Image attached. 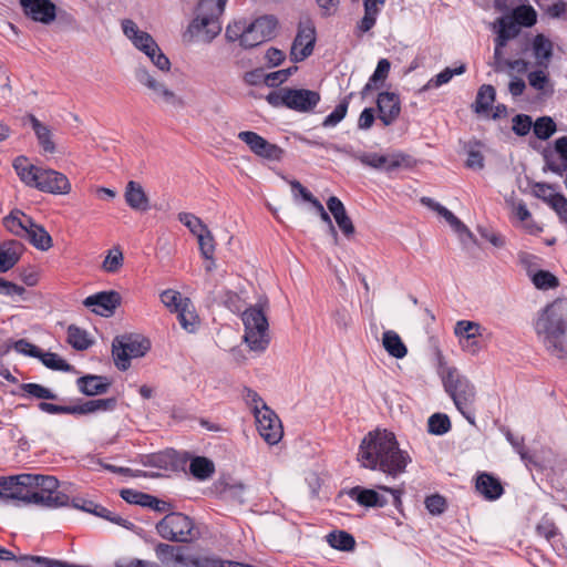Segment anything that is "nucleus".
<instances>
[{
    "label": "nucleus",
    "mask_w": 567,
    "mask_h": 567,
    "mask_svg": "<svg viewBox=\"0 0 567 567\" xmlns=\"http://www.w3.org/2000/svg\"><path fill=\"white\" fill-rule=\"evenodd\" d=\"M295 71H297L296 66L271 72L265 76V83L268 86H276L278 84H281L286 82Z\"/></svg>",
    "instance_id": "obj_61"
},
{
    "label": "nucleus",
    "mask_w": 567,
    "mask_h": 567,
    "mask_svg": "<svg viewBox=\"0 0 567 567\" xmlns=\"http://www.w3.org/2000/svg\"><path fill=\"white\" fill-rule=\"evenodd\" d=\"M358 462L369 470H379L395 478L405 473L411 455L399 447L395 435L386 430L369 432L362 440Z\"/></svg>",
    "instance_id": "obj_1"
},
{
    "label": "nucleus",
    "mask_w": 567,
    "mask_h": 567,
    "mask_svg": "<svg viewBox=\"0 0 567 567\" xmlns=\"http://www.w3.org/2000/svg\"><path fill=\"white\" fill-rule=\"evenodd\" d=\"M38 359L45 365L48 369L54 370V371H70L72 367L62 359L59 354L53 352H43L40 350V354L38 355Z\"/></svg>",
    "instance_id": "obj_51"
},
{
    "label": "nucleus",
    "mask_w": 567,
    "mask_h": 567,
    "mask_svg": "<svg viewBox=\"0 0 567 567\" xmlns=\"http://www.w3.org/2000/svg\"><path fill=\"white\" fill-rule=\"evenodd\" d=\"M533 285L539 290L555 289L559 286L558 278L548 270H538L530 275Z\"/></svg>",
    "instance_id": "obj_49"
},
{
    "label": "nucleus",
    "mask_w": 567,
    "mask_h": 567,
    "mask_svg": "<svg viewBox=\"0 0 567 567\" xmlns=\"http://www.w3.org/2000/svg\"><path fill=\"white\" fill-rule=\"evenodd\" d=\"M21 389L24 393L30 396L40 400H56L58 395L51 391L49 388H45L38 383H24L21 385Z\"/></svg>",
    "instance_id": "obj_56"
},
{
    "label": "nucleus",
    "mask_w": 567,
    "mask_h": 567,
    "mask_svg": "<svg viewBox=\"0 0 567 567\" xmlns=\"http://www.w3.org/2000/svg\"><path fill=\"white\" fill-rule=\"evenodd\" d=\"M238 138L246 143L249 150L257 156L267 159H278L280 156L281 150L277 145L269 143L255 132L243 131L238 134Z\"/></svg>",
    "instance_id": "obj_19"
},
{
    "label": "nucleus",
    "mask_w": 567,
    "mask_h": 567,
    "mask_svg": "<svg viewBox=\"0 0 567 567\" xmlns=\"http://www.w3.org/2000/svg\"><path fill=\"white\" fill-rule=\"evenodd\" d=\"M278 20L274 16H261L252 21L246 18L228 23L225 38L229 42H239L244 49H252L271 40L276 35Z\"/></svg>",
    "instance_id": "obj_4"
},
{
    "label": "nucleus",
    "mask_w": 567,
    "mask_h": 567,
    "mask_svg": "<svg viewBox=\"0 0 567 567\" xmlns=\"http://www.w3.org/2000/svg\"><path fill=\"white\" fill-rule=\"evenodd\" d=\"M136 80L152 91L154 102L183 107L184 101L174 91L169 90L164 83L157 81L146 69L138 68L135 71Z\"/></svg>",
    "instance_id": "obj_13"
},
{
    "label": "nucleus",
    "mask_w": 567,
    "mask_h": 567,
    "mask_svg": "<svg viewBox=\"0 0 567 567\" xmlns=\"http://www.w3.org/2000/svg\"><path fill=\"white\" fill-rule=\"evenodd\" d=\"M25 504H34L47 508L66 506L69 496L59 492V481L54 476L29 474Z\"/></svg>",
    "instance_id": "obj_7"
},
{
    "label": "nucleus",
    "mask_w": 567,
    "mask_h": 567,
    "mask_svg": "<svg viewBox=\"0 0 567 567\" xmlns=\"http://www.w3.org/2000/svg\"><path fill=\"white\" fill-rule=\"evenodd\" d=\"M227 0H199L194 18L183 33V40L187 43L208 44L221 32V16Z\"/></svg>",
    "instance_id": "obj_3"
},
{
    "label": "nucleus",
    "mask_w": 567,
    "mask_h": 567,
    "mask_svg": "<svg viewBox=\"0 0 567 567\" xmlns=\"http://www.w3.org/2000/svg\"><path fill=\"white\" fill-rule=\"evenodd\" d=\"M348 102L342 101L340 102L336 109L324 117L322 122V126L324 127H333L338 125L347 115L348 112Z\"/></svg>",
    "instance_id": "obj_59"
},
{
    "label": "nucleus",
    "mask_w": 567,
    "mask_h": 567,
    "mask_svg": "<svg viewBox=\"0 0 567 567\" xmlns=\"http://www.w3.org/2000/svg\"><path fill=\"white\" fill-rule=\"evenodd\" d=\"M245 485L243 483H234L227 484L223 489V495L225 498L235 501L238 503L245 502Z\"/></svg>",
    "instance_id": "obj_63"
},
{
    "label": "nucleus",
    "mask_w": 567,
    "mask_h": 567,
    "mask_svg": "<svg viewBox=\"0 0 567 567\" xmlns=\"http://www.w3.org/2000/svg\"><path fill=\"white\" fill-rule=\"evenodd\" d=\"M257 430L260 436L270 445L277 444L284 434L282 425L277 414L271 409L257 411L255 415Z\"/></svg>",
    "instance_id": "obj_16"
},
{
    "label": "nucleus",
    "mask_w": 567,
    "mask_h": 567,
    "mask_svg": "<svg viewBox=\"0 0 567 567\" xmlns=\"http://www.w3.org/2000/svg\"><path fill=\"white\" fill-rule=\"evenodd\" d=\"M429 432L434 435H443L451 429V422L446 414L435 413L429 417Z\"/></svg>",
    "instance_id": "obj_53"
},
{
    "label": "nucleus",
    "mask_w": 567,
    "mask_h": 567,
    "mask_svg": "<svg viewBox=\"0 0 567 567\" xmlns=\"http://www.w3.org/2000/svg\"><path fill=\"white\" fill-rule=\"evenodd\" d=\"M506 17L514 19L518 27H532L536 23V11L530 6H518L513 9L512 14Z\"/></svg>",
    "instance_id": "obj_47"
},
{
    "label": "nucleus",
    "mask_w": 567,
    "mask_h": 567,
    "mask_svg": "<svg viewBox=\"0 0 567 567\" xmlns=\"http://www.w3.org/2000/svg\"><path fill=\"white\" fill-rule=\"evenodd\" d=\"M176 313L178 321L184 330L187 332L196 331L199 324V319L189 298L184 299V302L179 306V309L176 311Z\"/></svg>",
    "instance_id": "obj_34"
},
{
    "label": "nucleus",
    "mask_w": 567,
    "mask_h": 567,
    "mask_svg": "<svg viewBox=\"0 0 567 567\" xmlns=\"http://www.w3.org/2000/svg\"><path fill=\"white\" fill-rule=\"evenodd\" d=\"M244 340L252 351H265L269 344L268 320L261 303L243 312Z\"/></svg>",
    "instance_id": "obj_9"
},
{
    "label": "nucleus",
    "mask_w": 567,
    "mask_h": 567,
    "mask_svg": "<svg viewBox=\"0 0 567 567\" xmlns=\"http://www.w3.org/2000/svg\"><path fill=\"white\" fill-rule=\"evenodd\" d=\"M316 44V29L312 23H300L290 49V60L301 62L310 56Z\"/></svg>",
    "instance_id": "obj_15"
},
{
    "label": "nucleus",
    "mask_w": 567,
    "mask_h": 567,
    "mask_svg": "<svg viewBox=\"0 0 567 567\" xmlns=\"http://www.w3.org/2000/svg\"><path fill=\"white\" fill-rule=\"evenodd\" d=\"M422 202L426 203L432 209L436 210L456 233H470L467 227L446 207L433 202L430 198H423Z\"/></svg>",
    "instance_id": "obj_40"
},
{
    "label": "nucleus",
    "mask_w": 567,
    "mask_h": 567,
    "mask_svg": "<svg viewBox=\"0 0 567 567\" xmlns=\"http://www.w3.org/2000/svg\"><path fill=\"white\" fill-rule=\"evenodd\" d=\"M200 255L206 260H213L215 254V239L209 229L197 236Z\"/></svg>",
    "instance_id": "obj_57"
},
{
    "label": "nucleus",
    "mask_w": 567,
    "mask_h": 567,
    "mask_svg": "<svg viewBox=\"0 0 567 567\" xmlns=\"http://www.w3.org/2000/svg\"><path fill=\"white\" fill-rule=\"evenodd\" d=\"M567 301L557 299L545 307L538 315L534 329L546 350L558 359L567 358L563 343L566 333Z\"/></svg>",
    "instance_id": "obj_2"
},
{
    "label": "nucleus",
    "mask_w": 567,
    "mask_h": 567,
    "mask_svg": "<svg viewBox=\"0 0 567 567\" xmlns=\"http://www.w3.org/2000/svg\"><path fill=\"white\" fill-rule=\"evenodd\" d=\"M327 207L343 235L347 237L352 236L354 234V226L347 214L343 203L338 197L331 196L327 202Z\"/></svg>",
    "instance_id": "obj_27"
},
{
    "label": "nucleus",
    "mask_w": 567,
    "mask_h": 567,
    "mask_svg": "<svg viewBox=\"0 0 567 567\" xmlns=\"http://www.w3.org/2000/svg\"><path fill=\"white\" fill-rule=\"evenodd\" d=\"M244 398L247 402V404L252 410L254 415H257V411H261L265 409H270L265 401L261 399V396L251 389H245Z\"/></svg>",
    "instance_id": "obj_64"
},
{
    "label": "nucleus",
    "mask_w": 567,
    "mask_h": 567,
    "mask_svg": "<svg viewBox=\"0 0 567 567\" xmlns=\"http://www.w3.org/2000/svg\"><path fill=\"white\" fill-rule=\"evenodd\" d=\"M189 471L194 477L204 481L213 475L215 466L208 458L197 456L192 460Z\"/></svg>",
    "instance_id": "obj_44"
},
{
    "label": "nucleus",
    "mask_w": 567,
    "mask_h": 567,
    "mask_svg": "<svg viewBox=\"0 0 567 567\" xmlns=\"http://www.w3.org/2000/svg\"><path fill=\"white\" fill-rule=\"evenodd\" d=\"M532 49L533 56L538 68L548 69L553 56L554 44L544 34H537L529 42L528 49Z\"/></svg>",
    "instance_id": "obj_24"
},
{
    "label": "nucleus",
    "mask_w": 567,
    "mask_h": 567,
    "mask_svg": "<svg viewBox=\"0 0 567 567\" xmlns=\"http://www.w3.org/2000/svg\"><path fill=\"white\" fill-rule=\"evenodd\" d=\"M454 333L461 339H476L482 336V326L470 320H460L454 326Z\"/></svg>",
    "instance_id": "obj_46"
},
{
    "label": "nucleus",
    "mask_w": 567,
    "mask_h": 567,
    "mask_svg": "<svg viewBox=\"0 0 567 567\" xmlns=\"http://www.w3.org/2000/svg\"><path fill=\"white\" fill-rule=\"evenodd\" d=\"M494 32L496 37L494 39V55L504 52V49L514 42L517 47L516 53L522 54L528 50L529 39L527 37H520V28L514 19L506 16L499 17L493 23Z\"/></svg>",
    "instance_id": "obj_11"
},
{
    "label": "nucleus",
    "mask_w": 567,
    "mask_h": 567,
    "mask_svg": "<svg viewBox=\"0 0 567 567\" xmlns=\"http://www.w3.org/2000/svg\"><path fill=\"white\" fill-rule=\"evenodd\" d=\"M24 238L28 239L35 248L43 251L52 247V238L49 233L34 221Z\"/></svg>",
    "instance_id": "obj_39"
},
{
    "label": "nucleus",
    "mask_w": 567,
    "mask_h": 567,
    "mask_svg": "<svg viewBox=\"0 0 567 567\" xmlns=\"http://www.w3.org/2000/svg\"><path fill=\"white\" fill-rule=\"evenodd\" d=\"M13 167L29 187L54 195H66L71 190V183L64 174L29 164L25 157L16 158Z\"/></svg>",
    "instance_id": "obj_5"
},
{
    "label": "nucleus",
    "mask_w": 567,
    "mask_h": 567,
    "mask_svg": "<svg viewBox=\"0 0 567 567\" xmlns=\"http://www.w3.org/2000/svg\"><path fill=\"white\" fill-rule=\"evenodd\" d=\"M24 251V245L18 240H7L0 245V272L13 268Z\"/></svg>",
    "instance_id": "obj_25"
},
{
    "label": "nucleus",
    "mask_w": 567,
    "mask_h": 567,
    "mask_svg": "<svg viewBox=\"0 0 567 567\" xmlns=\"http://www.w3.org/2000/svg\"><path fill=\"white\" fill-rule=\"evenodd\" d=\"M405 156L400 153L379 154L362 152L360 155V163L373 169H383L385 172H393L399 168L404 162Z\"/></svg>",
    "instance_id": "obj_21"
},
{
    "label": "nucleus",
    "mask_w": 567,
    "mask_h": 567,
    "mask_svg": "<svg viewBox=\"0 0 567 567\" xmlns=\"http://www.w3.org/2000/svg\"><path fill=\"white\" fill-rule=\"evenodd\" d=\"M116 406V399H96L80 405H73L74 414H89L97 411H112Z\"/></svg>",
    "instance_id": "obj_38"
},
{
    "label": "nucleus",
    "mask_w": 567,
    "mask_h": 567,
    "mask_svg": "<svg viewBox=\"0 0 567 567\" xmlns=\"http://www.w3.org/2000/svg\"><path fill=\"white\" fill-rule=\"evenodd\" d=\"M546 70L547 69L539 68L527 74L528 84L537 91L538 95L542 97L550 96L554 93V85Z\"/></svg>",
    "instance_id": "obj_33"
},
{
    "label": "nucleus",
    "mask_w": 567,
    "mask_h": 567,
    "mask_svg": "<svg viewBox=\"0 0 567 567\" xmlns=\"http://www.w3.org/2000/svg\"><path fill=\"white\" fill-rule=\"evenodd\" d=\"M382 346L384 350L395 359H402L408 353V348L401 337L393 330H386L382 334Z\"/></svg>",
    "instance_id": "obj_36"
},
{
    "label": "nucleus",
    "mask_w": 567,
    "mask_h": 567,
    "mask_svg": "<svg viewBox=\"0 0 567 567\" xmlns=\"http://www.w3.org/2000/svg\"><path fill=\"white\" fill-rule=\"evenodd\" d=\"M384 2L385 0H363L364 16L358 23V29L361 32H368L373 28L380 12V8Z\"/></svg>",
    "instance_id": "obj_37"
},
{
    "label": "nucleus",
    "mask_w": 567,
    "mask_h": 567,
    "mask_svg": "<svg viewBox=\"0 0 567 567\" xmlns=\"http://www.w3.org/2000/svg\"><path fill=\"white\" fill-rule=\"evenodd\" d=\"M391 64L388 59L379 60L377 68L373 74L370 76L368 83L365 84L363 91H370L378 86V82L384 81L390 72Z\"/></svg>",
    "instance_id": "obj_52"
},
{
    "label": "nucleus",
    "mask_w": 567,
    "mask_h": 567,
    "mask_svg": "<svg viewBox=\"0 0 567 567\" xmlns=\"http://www.w3.org/2000/svg\"><path fill=\"white\" fill-rule=\"evenodd\" d=\"M23 13L35 22L50 24L56 18V7L50 0H19Z\"/></svg>",
    "instance_id": "obj_18"
},
{
    "label": "nucleus",
    "mask_w": 567,
    "mask_h": 567,
    "mask_svg": "<svg viewBox=\"0 0 567 567\" xmlns=\"http://www.w3.org/2000/svg\"><path fill=\"white\" fill-rule=\"evenodd\" d=\"M533 193L537 198L542 199L547 205H549L559 194L556 192L553 185L546 183H536L533 186Z\"/></svg>",
    "instance_id": "obj_60"
},
{
    "label": "nucleus",
    "mask_w": 567,
    "mask_h": 567,
    "mask_svg": "<svg viewBox=\"0 0 567 567\" xmlns=\"http://www.w3.org/2000/svg\"><path fill=\"white\" fill-rule=\"evenodd\" d=\"M475 488L488 501H495L504 493V488L499 480L488 473H481L477 475Z\"/></svg>",
    "instance_id": "obj_28"
},
{
    "label": "nucleus",
    "mask_w": 567,
    "mask_h": 567,
    "mask_svg": "<svg viewBox=\"0 0 567 567\" xmlns=\"http://www.w3.org/2000/svg\"><path fill=\"white\" fill-rule=\"evenodd\" d=\"M162 303L169 309L171 312H176L179 309V306L184 302V299L181 292L174 289H166L159 295Z\"/></svg>",
    "instance_id": "obj_58"
},
{
    "label": "nucleus",
    "mask_w": 567,
    "mask_h": 567,
    "mask_svg": "<svg viewBox=\"0 0 567 567\" xmlns=\"http://www.w3.org/2000/svg\"><path fill=\"white\" fill-rule=\"evenodd\" d=\"M348 494L352 499H354L361 506L383 507L388 504L386 498L383 495H380L374 489L355 486V487H352L348 492Z\"/></svg>",
    "instance_id": "obj_30"
},
{
    "label": "nucleus",
    "mask_w": 567,
    "mask_h": 567,
    "mask_svg": "<svg viewBox=\"0 0 567 567\" xmlns=\"http://www.w3.org/2000/svg\"><path fill=\"white\" fill-rule=\"evenodd\" d=\"M150 494H145L132 488H126L121 491V497L130 503L135 505H141L143 507H146V503H148Z\"/></svg>",
    "instance_id": "obj_62"
},
{
    "label": "nucleus",
    "mask_w": 567,
    "mask_h": 567,
    "mask_svg": "<svg viewBox=\"0 0 567 567\" xmlns=\"http://www.w3.org/2000/svg\"><path fill=\"white\" fill-rule=\"evenodd\" d=\"M533 127L535 135L539 140H547L556 132V124L549 116L537 118Z\"/></svg>",
    "instance_id": "obj_55"
},
{
    "label": "nucleus",
    "mask_w": 567,
    "mask_h": 567,
    "mask_svg": "<svg viewBox=\"0 0 567 567\" xmlns=\"http://www.w3.org/2000/svg\"><path fill=\"white\" fill-rule=\"evenodd\" d=\"M29 480V473L0 477V498L25 504Z\"/></svg>",
    "instance_id": "obj_17"
},
{
    "label": "nucleus",
    "mask_w": 567,
    "mask_h": 567,
    "mask_svg": "<svg viewBox=\"0 0 567 567\" xmlns=\"http://www.w3.org/2000/svg\"><path fill=\"white\" fill-rule=\"evenodd\" d=\"M377 106L379 111V118L384 126L393 124L401 112L399 95L393 92L380 93L377 99Z\"/></svg>",
    "instance_id": "obj_23"
},
{
    "label": "nucleus",
    "mask_w": 567,
    "mask_h": 567,
    "mask_svg": "<svg viewBox=\"0 0 567 567\" xmlns=\"http://www.w3.org/2000/svg\"><path fill=\"white\" fill-rule=\"evenodd\" d=\"M151 348L148 339L138 334L116 337L112 342V354L116 368L126 371L131 360L144 357Z\"/></svg>",
    "instance_id": "obj_10"
},
{
    "label": "nucleus",
    "mask_w": 567,
    "mask_h": 567,
    "mask_svg": "<svg viewBox=\"0 0 567 567\" xmlns=\"http://www.w3.org/2000/svg\"><path fill=\"white\" fill-rule=\"evenodd\" d=\"M439 375L445 392L451 396L456 409L466 420L474 423L472 413V406L476 398L474 384L462 375L455 367L449 365L443 360H440Z\"/></svg>",
    "instance_id": "obj_6"
},
{
    "label": "nucleus",
    "mask_w": 567,
    "mask_h": 567,
    "mask_svg": "<svg viewBox=\"0 0 567 567\" xmlns=\"http://www.w3.org/2000/svg\"><path fill=\"white\" fill-rule=\"evenodd\" d=\"M68 342L76 350H86L92 344L89 333L74 324L68 328Z\"/></svg>",
    "instance_id": "obj_48"
},
{
    "label": "nucleus",
    "mask_w": 567,
    "mask_h": 567,
    "mask_svg": "<svg viewBox=\"0 0 567 567\" xmlns=\"http://www.w3.org/2000/svg\"><path fill=\"white\" fill-rule=\"evenodd\" d=\"M544 159L550 172L563 176L567 172V136L557 138L554 143V150L544 152Z\"/></svg>",
    "instance_id": "obj_22"
},
{
    "label": "nucleus",
    "mask_w": 567,
    "mask_h": 567,
    "mask_svg": "<svg viewBox=\"0 0 567 567\" xmlns=\"http://www.w3.org/2000/svg\"><path fill=\"white\" fill-rule=\"evenodd\" d=\"M495 89L489 84H484L478 89L475 102L473 104L474 112L477 114L485 113L489 110L495 101Z\"/></svg>",
    "instance_id": "obj_41"
},
{
    "label": "nucleus",
    "mask_w": 567,
    "mask_h": 567,
    "mask_svg": "<svg viewBox=\"0 0 567 567\" xmlns=\"http://www.w3.org/2000/svg\"><path fill=\"white\" fill-rule=\"evenodd\" d=\"M110 385L109 379L102 375L90 374L78 379L79 390L89 396L107 392Z\"/></svg>",
    "instance_id": "obj_31"
},
{
    "label": "nucleus",
    "mask_w": 567,
    "mask_h": 567,
    "mask_svg": "<svg viewBox=\"0 0 567 567\" xmlns=\"http://www.w3.org/2000/svg\"><path fill=\"white\" fill-rule=\"evenodd\" d=\"M28 121L30 122L37 138L39 141V144L41 145L42 150L45 153H54L55 152V144L52 141V134L50 128L42 124L34 115L29 114L27 116Z\"/></svg>",
    "instance_id": "obj_35"
},
{
    "label": "nucleus",
    "mask_w": 567,
    "mask_h": 567,
    "mask_svg": "<svg viewBox=\"0 0 567 567\" xmlns=\"http://www.w3.org/2000/svg\"><path fill=\"white\" fill-rule=\"evenodd\" d=\"M93 506L92 503L89 504L87 507H82L84 511L86 512H92L94 513L95 515L100 516V517H103L118 526H122L124 527L125 529H133L134 528V524L132 522H130L128 519L111 512L110 509L105 508V507H102V506H97V505H94V509H92L91 507Z\"/></svg>",
    "instance_id": "obj_45"
},
{
    "label": "nucleus",
    "mask_w": 567,
    "mask_h": 567,
    "mask_svg": "<svg viewBox=\"0 0 567 567\" xmlns=\"http://www.w3.org/2000/svg\"><path fill=\"white\" fill-rule=\"evenodd\" d=\"M124 262L123 252L120 247L110 249L102 262V269L109 274L117 272Z\"/></svg>",
    "instance_id": "obj_50"
},
{
    "label": "nucleus",
    "mask_w": 567,
    "mask_h": 567,
    "mask_svg": "<svg viewBox=\"0 0 567 567\" xmlns=\"http://www.w3.org/2000/svg\"><path fill=\"white\" fill-rule=\"evenodd\" d=\"M124 198L126 204L134 210L147 212L151 208L150 198L143 186L135 181H130L126 184Z\"/></svg>",
    "instance_id": "obj_26"
},
{
    "label": "nucleus",
    "mask_w": 567,
    "mask_h": 567,
    "mask_svg": "<svg viewBox=\"0 0 567 567\" xmlns=\"http://www.w3.org/2000/svg\"><path fill=\"white\" fill-rule=\"evenodd\" d=\"M83 303L96 315L109 317L120 306L121 296L114 290L102 291L86 297Z\"/></svg>",
    "instance_id": "obj_20"
},
{
    "label": "nucleus",
    "mask_w": 567,
    "mask_h": 567,
    "mask_svg": "<svg viewBox=\"0 0 567 567\" xmlns=\"http://www.w3.org/2000/svg\"><path fill=\"white\" fill-rule=\"evenodd\" d=\"M320 100V93L315 90L292 87H281L266 96L272 107H286L299 113H311Z\"/></svg>",
    "instance_id": "obj_8"
},
{
    "label": "nucleus",
    "mask_w": 567,
    "mask_h": 567,
    "mask_svg": "<svg viewBox=\"0 0 567 567\" xmlns=\"http://www.w3.org/2000/svg\"><path fill=\"white\" fill-rule=\"evenodd\" d=\"M464 72H465L464 65H460L458 68H455V69L446 68L442 72H440L437 75L430 79L426 82V84H424L420 89V92L422 93V92L429 91L431 89L440 87L441 85L449 83L454 75H460V74H463Z\"/></svg>",
    "instance_id": "obj_42"
},
{
    "label": "nucleus",
    "mask_w": 567,
    "mask_h": 567,
    "mask_svg": "<svg viewBox=\"0 0 567 567\" xmlns=\"http://www.w3.org/2000/svg\"><path fill=\"white\" fill-rule=\"evenodd\" d=\"M489 65L496 73L502 72H517V73H526L529 66V63L524 59H506L504 56V52L498 53V55L493 54V60L489 62Z\"/></svg>",
    "instance_id": "obj_32"
},
{
    "label": "nucleus",
    "mask_w": 567,
    "mask_h": 567,
    "mask_svg": "<svg viewBox=\"0 0 567 567\" xmlns=\"http://www.w3.org/2000/svg\"><path fill=\"white\" fill-rule=\"evenodd\" d=\"M158 535L171 542L187 543L197 537L193 520L182 513L167 514L156 525Z\"/></svg>",
    "instance_id": "obj_12"
},
{
    "label": "nucleus",
    "mask_w": 567,
    "mask_h": 567,
    "mask_svg": "<svg viewBox=\"0 0 567 567\" xmlns=\"http://www.w3.org/2000/svg\"><path fill=\"white\" fill-rule=\"evenodd\" d=\"M177 218L196 237L208 229L202 219L192 213H179Z\"/></svg>",
    "instance_id": "obj_54"
},
{
    "label": "nucleus",
    "mask_w": 567,
    "mask_h": 567,
    "mask_svg": "<svg viewBox=\"0 0 567 567\" xmlns=\"http://www.w3.org/2000/svg\"><path fill=\"white\" fill-rule=\"evenodd\" d=\"M123 33L132 41L134 47L144 52L152 62L155 61L157 54L162 52L153 37L140 30L137 24L131 19H124L121 23Z\"/></svg>",
    "instance_id": "obj_14"
},
{
    "label": "nucleus",
    "mask_w": 567,
    "mask_h": 567,
    "mask_svg": "<svg viewBox=\"0 0 567 567\" xmlns=\"http://www.w3.org/2000/svg\"><path fill=\"white\" fill-rule=\"evenodd\" d=\"M328 544L338 550L349 551L355 547V540L353 536L344 530L332 532L327 535Z\"/></svg>",
    "instance_id": "obj_43"
},
{
    "label": "nucleus",
    "mask_w": 567,
    "mask_h": 567,
    "mask_svg": "<svg viewBox=\"0 0 567 567\" xmlns=\"http://www.w3.org/2000/svg\"><path fill=\"white\" fill-rule=\"evenodd\" d=\"M32 218L19 209L12 210L3 218V226L11 234L24 238L32 227Z\"/></svg>",
    "instance_id": "obj_29"
}]
</instances>
